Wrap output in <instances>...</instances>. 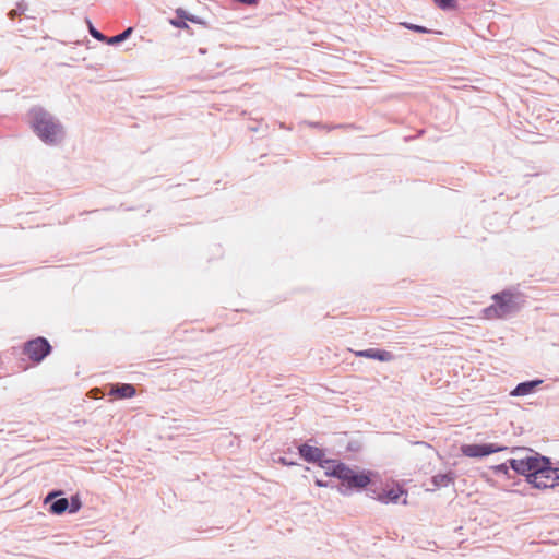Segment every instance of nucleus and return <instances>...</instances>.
I'll return each mask as SVG.
<instances>
[{
    "instance_id": "obj_1",
    "label": "nucleus",
    "mask_w": 559,
    "mask_h": 559,
    "mask_svg": "<svg viewBox=\"0 0 559 559\" xmlns=\"http://www.w3.org/2000/svg\"><path fill=\"white\" fill-rule=\"evenodd\" d=\"M522 459H509L511 469L536 489L559 487V468L554 467L550 457L530 450Z\"/></svg>"
},
{
    "instance_id": "obj_2",
    "label": "nucleus",
    "mask_w": 559,
    "mask_h": 559,
    "mask_svg": "<svg viewBox=\"0 0 559 559\" xmlns=\"http://www.w3.org/2000/svg\"><path fill=\"white\" fill-rule=\"evenodd\" d=\"M28 123L38 139L49 146L59 145L66 138L61 121L41 106H33L28 112Z\"/></svg>"
},
{
    "instance_id": "obj_3",
    "label": "nucleus",
    "mask_w": 559,
    "mask_h": 559,
    "mask_svg": "<svg viewBox=\"0 0 559 559\" xmlns=\"http://www.w3.org/2000/svg\"><path fill=\"white\" fill-rule=\"evenodd\" d=\"M493 304L483 310L486 319H507L518 313L523 307L524 295L504 289L492 295Z\"/></svg>"
},
{
    "instance_id": "obj_4",
    "label": "nucleus",
    "mask_w": 559,
    "mask_h": 559,
    "mask_svg": "<svg viewBox=\"0 0 559 559\" xmlns=\"http://www.w3.org/2000/svg\"><path fill=\"white\" fill-rule=\"evenodd\" d=\"M371 476L372 472L370 471H355L345 465L337 491L343 496H349L354 490L360 491L371 484Z\"/></svg>"
},
{
    "instance_id": "obj_5",
    "label": "nucleus",
    "mask_w": 559,
    "mask_h": 559,
    "mask_svg": "<svg viewBox=\"0 0 559 559\" xmlns=\"http://www.w3.org/2000/svg\"><path fill=\"white\" fill-rule=\"evenodd\" d=\"M51 352L52 346L44 336L29 340L23 346V354L35 364L41 362Z\"/></svg>"
},
{
    "instance_id": "obj_6",
    "label": "nucleus",
    "mask_w": 559,
    "mask_h": 559,
    "mask_svg": "<svg viewBox=\"0 0 559 559\" xmlns=\"http://www.w3.org/2000/svg\"><path fill=\"white\" fill-rule=\"evenodd\" d=\"M508 447L498 445L496 443H473V444H463L461 447V452L463 455L467 457H484L488 456L492 453H497L500 451L507 450Z\"/></svg>"
},
{
    "instance_id": "obj_7",
    "label": "nucleus",
    "mask_w": 559,
    "mask_h": 559,
    "mask_svg": "<svg viewBox=\"0 0 559 559\" xmlns=\"http://www.w3.org/2000/svg\"><path fill=\"white\" fill-rule=\"evenodd\" d=\"M62 490H52L44 499L47 510L55 515H61L69 509V499L62 497Z\"/></svg>"
},
{
    "instance_id": "obj_8",
    "label": "nucleus",
    "mask_w": 559,
    "mask_h": 559,
    "mask_svg": "<svg viewBox=\"0 0 559 559\" xmlns=\"http://www.w3.org/2000/svg\"><path fill=\"white\" fill-rule=\"evenodd\" d=\"M298 453L300 457L307 462L312 464H320L324 459V451L320 448L310 445L308 443H302L298 447Z\"/></svg>"
},
{
    "instance_id": "obj_9",
    "label": "nucleus",
    "mask_w": 559,
    "mask_h": 559,
    "mask_svg": "<svg viewBox=\"0 0 559 559\" xmlns=\"http://www.w3.org/2000/svg\"><path fill=\"white\" fill-rule=\"evenodd\" d=\"M355 356L374 359V360H379V361H392L394 359L393 353H391L389 350L380 349V348H374V347L368 348V349H362V350H357V352H355Z\"/></svg>"
},
{
    "instance_id": "obj_10",
    "label": "nucleus",
    "mask_w": 559,
    "mask_h": 559,
    "mask_svg": "<svg viewBox=\"0 0 559 559\" xmlns=\"http://www.w3.org/2000/svg\"><path fill=\"white\" fill-rule=\"evenodd\" d=\"M345 463L341 461H335L331 459H323L319 466L325 469V475L330 477H334L341 479L343 471L345 468Z\"/></svg>"
},
{
    "instance_id": "obj_11",
    "label": "nucleus",
    "mask_w": 559,
    "mask_h": 559,
    "mask_svg": "<svg viewBox=\"0 0 559 559\" xmlns=\"http://www.w3.org/2000/svg\"><path fill=\"white\" fill-rule=\"evenodd\" d=\"M544 382L542 379H533L520 382L512 391V396H525L535 392V390Z\"/></svg>"
},
{
    "instance_id": "obj_12",
    "label": "nucleus",
    "mask_w": 559,
    "mask_h": 559,
    "mask_svg": "<svg viewBox=\"0 0 559 559\" xmlns=\"http://www.w3.org/2000/svg\"><path fill=\"white\" fill-rule=\"evenodd\" d=\"M136 393L135 386L131 383H116L110 386L109 395L117 399H130Z\"/></svg>"
},
{
    "instance_id": "obj_13",
    "label": "nucleus",
    "mask_w": 559,
    "mask_h": 559,
    "mask_svg": "<svg viewBox=\"0 0 559 559\" xmlns=\"http://www.w3.org/2000/svg\"><path fill=\"white\" fill-rule=\"evenodd\" d=\"M456 478V474L455 472L453 471H449L444 474H436L431 477V484L433 485V489H438V488H442V487H448L452 484H454V480Z\"/></svg>"
},
{
    "instance_id": "obj_14",
    "label": "nucleus",
    "mask_w": 559,
    "mask_h": 559,
    "mask_svg": "<svg viewBox=\"0 0 559 559\" xmlns=\"http://www.w3.org/2000/svg\"><path fill=\"white\" fill-rule=\"evenodd\" d=\"M404 493L405 491L400 487L384 489L381 493L378 495V500L383 503H396L400 497Z\"/></svg>"
},
{
    "instance_id": "obj_15",
    "label": "nucleus",
    "mask_w": 559,
    "mask_h": 559,
    "mask_svg": "<svg viewBox=\"0 0 559 559\" xmlns=\"http://www.w3.org/2000/svg\"><path fill=\"white\" fill-rule=\"evenodd\" d=\"M132 32H133V28L132 27H128L123 32H121V33H119V34H117L115 36L108 37L107 44L108 45L121 44L122 41L127 40L130 37Z\"/></svg>"
},
{
    "instance_id": "obj_16",
    "label": "nucleus",
    "mask_w": 559,
    "mask_h": 559,
    "mask_svg": "<svg viewBox=\"0 0 559 559\" xmlns=\"http://www.w3.org/2000/svg\"><path fill=\"white\" fill-rule=\"evenodd\" d=\"M175 12H176V15H177L178 17H183V19H186V21H189V22L194 23V24H204V21H203L201 17H199V16H197V15H193V14L188 13V12H187L185 9H182V8H178V9H176V11H175Z\"/></svg>"
},
{
    "instance_id": "obj_17",
    "label": "nucleus",
    "mask_w": 559,
    "mask_h": 559,
    "mask_svg": "<svg viewBox=\"0 0 559 559\" xmlns=\"http://www.w3.org/2000/svg\"><path fill=\"white\" fill-rule=\"evenodd\" d=\"M433 3L441 10L453 11L457 8L456 0H432Z\"/></svg>"
},
{
    "instance_id": "obj_18",
    "label": "nucleus",
    "mask_w": 559,
    "mask_h": 559,
    "mask_svg": "<svg viewBox=\"0 0 559 559\" xmlns=\"http://www.w3.org/2000/svg\"><path fill=\"white\" fill-rule=\"evenodd\" d=\"M81 508H82V501H81L80 496L79 495L71 496V498L69 500L68 512L70 514H74V513L79 512Z\"/></svg>"
},
{
    "instance_id": "obj_19",
    "label": "nucleus",
    "mask_w": 559,
    "mask_h": 559,
    "mask_svg": "<svg viewBox=\"0 0 559 559\" xmlns=\"http://www.w3.org/2000/svg\"><path fill=\"white\" fill-rule=\"evenodd\" d=\"M510 468H511V466L509 465V460H507V462H504V463H501V464H498V465H495L491 467V469L493 471V473L496 475H504L508 478H511V475L509 473Z\"/></svg>"
},
{
    "instance_id": "obj_20",
    "label": "nucleus",
    "mask_w": 559,
    "mask_h": 559,
    "mask_svg": "<svg viewBox=\"0 0 559 559\" xmlns=\"http://www.w3.org/2000/svg\"><path fill=\"white\" fill-rule=\"evenodd\" d=\"M27 9V5L24 2L17 3L15 9H12L8 12V17L10 20H14L17 15L23 13Z\"/></svg>"
},
{
    "instance_id": "obj_21",
    "label": "nucleus",
    "mask_w": 559,
    "mask_h": 559,
    "mask_svg": "<svg viewBox=\"0 0 559 559\" xmlns=\"http://www.w3.org/2000/svg\"><path fill=\"white\" fill-rule=\"evenodd\" d=\"M402 25L404 27H406L407 29H411V31H414V32H417V33H423V34L431 33L430 29H428L427 27L421 26V25H416V24H412V23H403Z\"/></svg>"
},
{
    "instance_id": "obj_22",
    "label": "nucleus",
    "mask_w": 559,
    "mask_h": 559,
    "mask_svg": "<svg viewBox=\"0 0 559 559\" xmlns=\"http://www.w3.org/2000/svg\"><path fill=\"white\" fill-rule=\"evenodd\" d=\"M170 24L177 28L189 29V25L187 24L186 19L178 17L177 15L175 19L170 20Z\"/></svg>"
},
{
    "instance_id": "obj_23",
    "label": "nucleus",
    "mask_w": 559,
    "mask_h": 559,
    "mask_svg": "<svg viewBox=\"0 0 559 559\" xmlns=\"http://www.w3.org/2000/svg\"><path fill=\"white\" fill-rule=\"evenodd\" d=\"M90 34L97 40L106 43L108 37H106L102 32L96 29L91 23H90Z\"/></svg>"
},
{
    "instance_id": "obj_24",
    "label": "nucleus",
    "mask_w": 559,
    "mask_h": 559,
    "mask_svg": "<svg viewBox=\"0 0 559 559\" xmlns=\"http://www.w3.org/2000/svg\"><path fill=\"white\" fill-rule=\"evenodd\" d=\"M314 484L318 486V487H329V483L328 481H324L322 479H319V478H316L314 479Z\"/></svg>"
},
{
    "instance_id": "obj_25",
    "label": "nucleus",
    "mask_w": 559,
    "mask_h": 559,
    "mask_svg": "<svg viewBox=\"0 0 559 559\" xmlns=\"http://www.w3.org/2000/svg\"><path fill=\"white\" fill-rule=\"evenodd\" d=\"M278 462H280L281 464H283V465H287V466H289V465H295V463H294V462L288 461L286 457H280V459H278Z\"/></svg>"
},
{
    "instance_id": "obj_26",
    "label": "nucleus",
    "mask_w": 559,
    "mask_h": 559,
    "mask_svg": "<svg viewBox=\"0 0 559 559\" xmlns=\"http://www.w3.org/2000/svg\"><path fill=\"white\" fill-rule=\"evenodd\" d=\"M309 124H310L311 127H316V128H322V129H324V128H325V126L321 124L320 122H310Z\"/></svg>"
}]
</instances>
